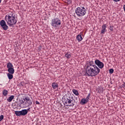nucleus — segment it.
<instances>
[{
	"mask_svg": "<svg viewBox=\"0 0 125 125\" xmlns=\"http://www.w3.org/2000/svg\"><path fill=\"white\" fill-rule=\"evenodd\" d=\"M94 64L93 61H91L87 64L85 68V75L88 77H95L100 73V69Z\"/></svg>",
	"mask_w": 125,
	"mask_h": 125,
	"instance_id": "nucleus-1",
	"label": "nucleus"
},
{
	"mask_svg": "<svg viewBox=\"0 0 125 125\" xmlns=\"http://www.w3.org/2000/svg\"><path fill=\"white\" fill-rule=\"evenodd\" d=\"M5 20L9 27H13V25H15L17 23V18L13 12H9L5 16Z\"/></svg>",
	"mask_w": 125,
	"mask_h": 125,
	"instance_id": "nucleus-2",
	"label": "nucleus"
},
{
	"mask_svg": "<svg viewBox=\"0 0 125 125\" xmlns=\"http://www.w3.org/2000/svg\"><path fill=\"white\" fill-rule=\"evenodd\" d=\"M63 100L65 106L71 107L75 105V101H74L73 97L71 95H65Z\"/></svg>",
	"mask_w": 125,
	"mask_h": 125,
	"instance_id": "nucleus-3",
	"label": "nucleus"
},
{
	"mask_svg": "<svg viewBox=\"0 0 125 125\" xmlns=\"http://www.w3.org/2000/svg\"><path fill=\"white\" fill-rule=\"evenodd\" d=\"M21 104H22L23 108L30 107L33 104V100L28 96L22 97V100L20 101Z\"/></svg>",
	"mask_w": 125,
	"mask_h": 125,
	"instance_id": "nucleus-4",
	"label": "nucleus"
},
{
	"mask_svg": "<svg viewBox=\"0 0 125 125\" xmlns=\"http://www.w3.org/2000/svg\"><path fill=\"white\" fill-rule=\"evenodd\" d=\"M86 9L84 7L80 6L75 9V13L79 17L84 16L86 14Z\"/></svg>",
	"mask_w": 125,
	"mask_h": 125,
	"instance_id": "nucleus-5",
	"label": "nucleus"
},
{
	"mask_svg": "<svg viewBox=\"0 0 125 125\" xmlns=\"http://www.w3.org/2000/svg\"><path fill=\"white\" fill-rule=\"evenodd\" d=\"M51 25L53 28H57L61 26V20L58 18H55L52 19Z\"/></svg>",
	"mask_w": 125,
	"mask_h": 125,
	"instance_id": "nucleus-6",
	"label": "nucleus"
},
{
	"mask_svg": "<svg viewBox=\"0 0 125 125\" xmlns=\"http://www.w3.org/2000/svg\"><path fill=\"white\" fill-rule=\"evenodd\" d=\"M7 68L8 73L10 74H14V68H13V64L10 62L7 63Z\"/></svg>",
	"mask_w": 125,
	"mask_h": 125,
	"instance_id": "nucleus-7",
	"label": "nucleus"
},
{
	"mask_svg": "<svg viewBox=\"0 0 125 125\" xmlns=\"http://www.w3.org/2000/svg\"><path fill=\"white\" fill-rule=\"evenodd\" d=\"M0 25L4 31H6L8 29V26L6 24V22L5 20H2L0 21Z\"/></svg>",
	"mask_w": 125,
	"mask_h": 125,
	"instance_id": "nucleus-8",
	"label": "nucleus"
},
{
	"mask_svg": "<svg viewBox=\"0 0 125 125\" xmlns=\"http://www.w3.org/2000/svg\"><path fill=\"white\" fill-rule=\"evenodd\" d=\"M90 96V95L89 94L88 95V96L86 97V98L82 99L80 101V104H81V105H85V104H86L87 102L89 101Z\"/></svg>",
	"mask_w": 125,
	"mask_h": 125,
	"instance_id": "nucleus-9",
	"label": "nucleus"
},
{
	"mask_svg": "<svg viewBox=\"0 0 125 125\" xmlns=\"http://www.w3.org/2000/svg\"><path fill=\"white\" fill-rule=\"evenodd\" d=\"M95 64L100 68V69H103L104 68V63L99 61V60H96L95 61Z\"/></svg>",
	"mask_w": 125,
	"mask_h": 125,
	"instance_id": "nucleus-10",
	"label": "nucleus"
},
{
	"mask_svg": "<svg viewBox=\"0 0 125 125\" xmlns=\"http://www.w3.org/2000/svg\"><path fill=\"white\" fill-rule=\"evenodd\" d=\"M106 28H107V24H104L102 26L101 34H105V32H106Z\"/></svg>",
	"mask_w": 125,
	"mask_h": 125,
	"instance_id": "nucleus-11",
	"label": "nucleus"
},
{
	"mask_svg": "<svg viewBox=\"0 0 125 125\" xmlns=\"http://www.w3.org/2000/svg\"><path fill=\"white\" fill-rule=\"evenodd\" d=\"M21 112V116H26L28 114V110L27 109H22Z\"/></svg>",
	"mask_w": 125,
	"mask_h": 125,
	"instance_id": "nucleus-12",
	"label": "nucleus"
},
{
	"mask_svg": "<svg viewBox=\"0 0 125 125\" xmlns=\"http://www.w3.org/2000/svg\"><path fill=\"white\" fill-rule=\"evenodd\" d=\"M52 87H53L54 89H56V88H58V83H56L55 82L53 83H52Z\"/></svg>",
	"mask_w": 125,
	"mask_h": 125,
	"instance_id": "nucleus-13",
	"label": "nucleus"
},
{
	"mask_svg": "<svg viewBox=\"0 0 125 125\" xmlns=\"http://www.w3.org/2000/svg\"><path fill=\"white\" fill-rule=\"evenodd\" d=\"M76 39L77 41L80 42H82L83 41V37H82V35L79 34L77 35Z\"/></svg>",
	"mask_w": 125,
	"mask_h": 125,
	"instance_id": "nucleus-14",
	"label": "nucleus"
},
{
	"mask_svg": "<svg viewBox=\"0 0 125 125\" xmlns=\"http://www.w3.org/2000/svg\"><path fill=\"white\" fill-rule=\"evenodd\" d=\"M7 76L9 79V80H12L13 79V74L8 73Z\"/></svg>",
	"mask_w": 125,
	"mask_h": 125,
	"instance_id": "nucleus-15",
	"label": "nucleus"
},
{
	"mask_svg": "<svg viewBox=\"0 0 125 125\" xmlns=\"http://www.w3.org/2000/svg\"><path fill=\"white\" fill-rule=\"evenodd\" d=\"M14 98V96L12 95L11 96H10L7 99V101L9 102H11V101H12V100Z\"/></svg>",
	"mask_w": 125,
	"mask_h": 125,
	"instance_id": "nucleus-16",
	"label": "nucleus"
},
{
	"mask_svg": "<svg viewBox=\"0 0 125 125\" xmlns=\"http://www.w3.org/2000/svg\"><path fill=\"white\" fill-rule=\"evenodd\" d=\"M15 114L17 116H22L21 111H16L15 112Z\"/></svg>",
	"mask_w": 125,
	"mask_h": 125,
	"instance_id": "nucleus-17",
	"label": "nucleus"
},
{
	"mask_svg": "<svg viewBox=\"0 0 125 125\" xmlns=\"http://www.w3.org/2000/svg\"><path fill=\"white\" fill-rule=\"evenodd\" d=\"M64 56L65 57H66V58L69 59L71 57V56H72V55L69 54V53H66L65 54Z\"/></svg>",
	"mask_w": 125,
	"mask_h": 125,
	"instance_id": "nucleus-18",
	"label": "nucleus"
},
{
	"mask_svg": "<svg viewBox=\"0 0 125 125\" xmlns=\"http://www.w3.org/2000/svg\"><path fill=\"white\" fill-rule=\"evenodd\" d=\"M72 92H73L74 94H79V91L75 89L72 90Z\"/></svg>",
	"mask_w": 125,
	"mask_h": 125,
	"instance_id": "nucleus-19",
	"label": "nucleus"
},
{
	"mask_svg": "<svg viewBox=\"0 0 125 125\" xmlns=\"http://www.w3.org/2000/svg\"><path fill=\"white\" fill-rule=\"evenodd\" d=\"M25 84V83L24 82H21L19 84V86H24V85Z\"/></svg>",
	"mask_w": 125,
	"mask_h": 125,
	"instance_id": "nucleus-20",
	"label": "nucleus"
},
{
	"mask_svg": "<svg viewBox=\"0 0 125 125\" xmlns=\"http://www.w3.org/2000/svg\"><path fill=\"white\" fill-rule=\"evenodd\" d=\"M8 94V91H7L6 89H4L2 91V94Z\"/></svg>",
	"mask_w": 125,
	"mask_h": 125,
	"instance_id": "nucleus-21",
	"label": "nucleus"
},
{
	"mask_svg": "<svg viewBox=\"0 0 125 125\" xmlns=\"http://www.w3.org/2000/svg\"><path fill=\"white\" fill-rule=\"evenodd\" d=\"M109 74H113L114 73V69L113 68H111L109 70Z\"/></svg>",
	"mask_w": 125,
	"mask_h": 125,
	"instance_id": "nucleus-22",
	"label": "nucleus"
},
{
	"mask_svg": "<svg viewBox=\"0 0 125 125\" xmlns=\"http://www.w3.org/2000/svg\"><path fill=\"white\" fill-rule=\"evenodd\" d=\"M109 30H110V31H111L112 32H113V31H114V26L110 25L109 27Z\"/></svg>",
	"mask_w": 125,
	"mask_h": 125,
	"instance_id": "nucleus-23",
	"label": "nucleus"
},
{
	"mask_svg": "<svg viewBox=\"0 0 125 125\" xmlns=\"http://www.w3.org/2000/svg\"><path fill=\"white\" fill-rule=\"evenodd\" d=\"M3 120V115L0 116V122H1Z\"/></svg>",
	"mask_w": 125,
	"mask_h": 125,
	"instance_id": "nucleus-24",
	"label": "nucleus"
},
{
	"mask_svg": "<svg viewBox=\"0 0 125 125\" xmlns=\"http://www.w3.org/2000/svg\"><path fill=\"white\" fill-rule=\"evenodd\" d=\"M122 87H125V83L124 82L121 85Z\"/></svg>",
	"mask_w": 125,
	"mask_h": 125,
	"instance_id": "nucleus-25",
	"label": "nucleus"
},
{
	"mask_svg": "<svg viewBox=\"0 0 125 125\" xmlns=\"http://www.w3.org/2000/svg\"><path fill=\"white\" fill-rule=\"evenodd\" d=\"M36 104H37V105H40V102H39L38 101H36Z\"/></svg>",
	"mask_w": 125,
	"mask_h": 125,
	"instance_id": "nucleus-26",
	"label": "nucleus"
},
{
	"mask_svg": "<svg viewBox=\"0 0 125 125\" xmlns=\"http://www.w3.org/2000/svg\"><path fill=\"white\" fill-rule=\"evenodd\" d=\"M113 1H115V2H118V1H120L121 0H113Z\"/></svg>",
	"mask_w": 125,
	"mask_h": 125,
	"instance_id": "nucleus-27",
	"label": "nucleus"
},
{
	"mask_svg": "<svg viewBox=\"0 0 125 125\" xmlns=\"http://www.w3.org/2000/svg\"><path fill=\"white\" fill-rule=\"evenodd\" d=\"M26 110H27V112H28V111H30V108H29L28 109H27Z\"/></svg>",
	"mask_w": 125,
	"mask_h": 125,
	"instance_id": "nucleus-28",
	"label": "nucleus"
},
{
	"mask_svg": "<svg viewBox=\"0 0 125 125\" xmlns=\"http://www.w3.org/2000/svg\"><path fill=\"white\" fill-rule=\"evenodd\" d=\"M4 96H6V94H4Z\"/></svg>",
	"mask_w": 125,
	"mask_h": 125,
	"instance_id": "nucleus-29",
	"label": "nucleus"
},
{
	"mask_svg": "<svg viewBox=\"0 0 125 125\" xmlns=\"http://www.w3.org/2000/svg\"><path fill=\"white\" fill-rule=\"evenodd\" d=\"M0 2H1V0H0Z\"/></svg>",
	"mask_w": 125,
	"mask_h": 125,
	"instance_id": "nucleus-30",
	"label": "nucleus"
},
{
	"mask_svg": "<svg viewBox=\"0 0 125 125\" xmlns=\"http://www.w3.org/2000/svg\"><path fill=\"white\" fill-rule=\"evenodd\" d=\"M76 95H78V94H76Z\"/></svg>",
	"mask_w": 125,
	"mask_h": 125,
	"instance_id": "nucleus-31",
	"label": "nucleus"
},
{
	"mask_svg": "<svg viewBox=\"0 0 125 125\" xmlns=\"http://www.w3.org/2000/svg\"><path fill=\"white\" fill-rule=\"evenodd\" d=\"M0 85H1V84H0Z\"/></svg>",
	"mask_w": 125,
	"mask_h": 125,
	"instance_id": "nucleus-32",
	"label": "nucleus"
}]
</instances>
